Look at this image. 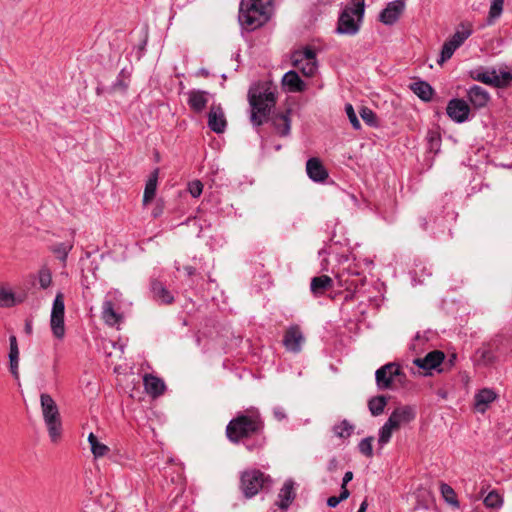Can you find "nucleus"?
Masks as SVG:
<instances>
[{"label":"nucleus","instance_id":"72a5a7b5","mask_svg":"<svg viewBox=\"0 0 512 512\" xmlns=\"http://www.w3.org/2000/svg\"><path fill=\"white\" fill-rule=\"evenodd\" d=\"M472 34V29L470 27H466L464 24L461 25V30H456V32L451 36L448 41L460 47L466 39L470 37Z\"/></svg>","mask_w":512,"mask_h":512},{"label":"nucleus","instance_id":"79ce46f5","mask_svg":"<svg viewBox=\"0 0 512 512\" xmlns=\"http://www.w3.org/2000/svg\"><path fill=\"white\" fill-rule=\"evenodd\" d=\"M362 120L369 126H377L376 114L368 107H361L359 112Z\"/></svg>","mask_w":512,"mask_h":512},{"label":"nucleus","instance_id":"a19ab883","mask_svg":"<svg viewBox=\"0 0 512 512\" xmlns=\"http://www.w3.org/2000/svg\"><path fill=\"white\" fill-rule=\"evenodd\" d=\"M483 502L488 508H499L502 506L503 500L497 492L492 491L484 498Z\"/></svg>","mask_w":512,"mask_h":512},{"label":"nucleus","instance_id":"4be33fe9","mask_svg":"<svg viewBox=\"0 0 512 512\" xmlns=\"http://www.w3.org/2000/svg\"><path fill=\"white\" fill-rule=\"evenodd\" d=\"M444 360V353L438 350L429 352L423 358L414 359L413 363L419 368L429 371L435 369Z\"/></svg>","mask_w":512,"mask_h":512},{"label":"nucleus","instance_id":"37998d69","mask_svg":"<svg viewBox=\"0 0 512 512\" xmlns=\"http://www.w3.org/2000/svg\"><path fill=\"white\" fill-rule=\"evenodd\" d=\"M15 304V297L11 291L0 287V307H11Z\"/></svg>","mask_w":512,"mask_h":512},{"label":"nucleus","instance_id":"0eeeda50","mask_svg":"<svg viewBox=\"0 0 512 512\" xmlns=\"http://www.w3.org/2000/svg\"><path fill=\"white\" fill-rule=\"evenodd\" d=\"M64 315V294L61 291H58L52 303L50 315L51 331L53 335L58 339H63L65 335Z\"/></svg>","mask_w":512,"mask_h":512},{"label":"nucleus","instance_id":"3c124183","mask_svg":"<svg viewBox=\"0 0 512 512\" xmlns=\"http://www.w3.org/2000/svg\"><path fill=\"white\" fill-rule=\"evenodd\" d=\"M83 512H103V510L98 504L91 503L85 506Z\"/></svg>","mask_w":512,"mask_h":512},{"label":"nucleus","instance_id":"f3484780","mask_svg":"<svg viewBox=\"0 0 512 512\" xmlns=\"http://www.w3.org/2000/svg\"><path fill=\"white\" fill-rule=\"evenodd\" d=\"M404 6L402 0L390 2L380 13V21L386 25H393L399 19Z\"/></svg>","mask_w":512,"mask_h":512},{"label":"nucleus","instance_id":"dca6fc26","mask_svg":"<svg viewBox=\"0 0 512 512\" xmlns=\"http://www.w3.org/2000/svg\"><path fill=\"white\" fill-rule=\"evenodd\" d=\"M227 126L226 117L220 104H213L208 113V127L215 133L221 134Z\"/></svg>","mask_w":512,"mask_h":512},{"label":"nucleus","instance_id":"7ed1b4c3","mask_svg":"<svg viewBox=\"0 0 512 512\" xmlns=\"http://www.w3.org/2000/svg\"><path fill=\"white\" fill-rule=\"evenodd\" d=\"M248 100L251 106L250 121L254 126H260L265 123L268 116L275 106L276 96L269 89H250Z\"/></svg>","mask_w":512,"mask_h":512},{"label":"nucleus","instance_id":"aec40b11","mask_svg":"<svg viewBox=\"0 0 512 512\" xmlns=\"http://www.w3.org/2000/svg\"><path fill=\"white\" fill-rule=\"evenodd\" d=\"M34 287L40 290H47L53 283L52 271L47 265H43L35 273L30 275Z\"/></svg>","mask_w":512,"mask_h":512},{"label":"nucleus","instance_id":"39448f33","mask_svg":"<svg viewBox=\"0 0 512 512\" xmlns=\"http://www.w3.org/2000/svg\"><path fill=\"white\" fill-rule=\"evenodd\" d=\"M364 14V0H352L340 14L337 26L339 34L354 35L359 30V22Z\"/></svg>","mask_w":512,"mask_h":512},{"label":"nucleus","instance_id":"49530a36","mask_svg":"<svg viewBox=\"0 0 512 512\" xmlns=\"http://www.w3.org/2000/svg\"><path fill=\"white\" fill-rule=\"evenodd\" d=\"M187 190L192 197L198 198L203 192V184L200 180H193L188 183Z\"/></svg>","mask_w":512,"mask_h":512},{"label":"nucleus","instance_id":"bb28decb","mask_svg":"<svg viewBox=\"0 0 512 512\" xmlns=\"http://www.w3.org/2000/svg\"><path fill=\"white\" fill-rule=\"evenodd\" d=\"M151 291L154 299L162 304H171L174 301L171 292L158 280L152 281Z\"/></svg>","mask_w":512,"mask_h":512},{"label":"nucleus","instance_id":"4468645a","mask_svg":"<svg viewBox=\"0 0 512 512\" xmlns=\"http://www.w3.org/2000/svg\"><path fill=\"white\" fill-rule=\"evenodd\" d=\"M416 417V409L410 405H403L395 408L389 416V424H393L397 429L413 421Z\"/></svg>","mask_w":512,"mask_h":512},{"label":"nucleus","instance_id":"58836bf2","mask_svg":"<svg viewBox=\"0 0 512 512\" xmlns=\"http://www.w3.org/2000/svg\"><path fill=\"white\" fill-rule=\"evenodd\" d=\"M443 498L447 503L454 507H459V502L457 500L456 494L451 486L448 484H441L440 487Z\"/></svg>","mask_w":512,"mask_h":512},{"label":"nucleus","instance_id":"a211bd4d","mask_svg":"<svg viewBox=\"0 0 512 512\" xmlns=\"http://www.w3.org/2000/svg\"><path fill=\"white\" fill-rule=\"evenodd\" d=\"M308 177L314 182H324L328 178V171L319 158L313 157L306 163Z\"/></svg>","mask_w":512,"mask_h":512},{"label":"nucleus","instance_id":"f8f14e48","mask_svg":"<svg viewBox=\"0 0 512 512\" xmlns=\"http://www.w3.org/2000/svg\"><path fill=\"white\" fill-rule=\"evenodd\" d=\"M446 113L454 122L463 123L469 118L470 107L463 99L454 98L448 102Z\"/></svg>","mask_w":512,"mask_h":512},{"label":"nucleus","instance_id":"bf43d9fd","mask_svg":"<svg viewBox=\"0 0 512 512\" xmlns=\"http://www.w3.org/2000/svg\"><path fill=\"white\" fill-rule=\"evenodd\" d=\"M473 512H482V511L479 509H474Z\"/></svg>","mask_w":512,"mask_h":512},{"label":"nucleus","instance_id":"f03ea898","mask_svg":"<svg viewBox=\"0 0 512 512\" xmlns=\"http://www.w3.org/2000/svg\"><path fill=\"white\" fill-rule=\"evenodd\" d=\"M272 11V0H242L239 7V23L246 30H255L270 19Z\"/></svg>","mask_w":512,"mask_h":512},{"label":"nucleus","instance_id":"5701e85b","mask_svg":"<svg viewBox=\"0 0 512 512\" xmlns=\"http://www.w3.org/2000/svg\"><path fill=\"white\" fill-rule=\"evenodd\" d=\"M294 482L286 480L278 494L279 501L277 505L280 509L286 510L295 499Z\"/></svg>","mask_w":512,"mask_h":512},{"label":"nucleus","instance_id":"a18cd8bd","mask_svg":"<svg viewBox=\"0 0 512 512\" xmlns=\"http://www.w3.org/2000/svg\"><path fill=\"white\" fill-rule=\"evenodd\" d=\"M345 112H346V115H347L352 127L355 130H359L361 128V123L356 115V112H355L352 104L347 103L345 105Z\"/></svg>","mask_w":512,"mask_h":512},{"label":"nucleus","instance_id":"ddd939ff","mask_svg":"<svg viewBox=\"0 0 512 512\" xmlns=\"http://www.w3.org/2000/svg\"><path fill=\"white\" fill-rule=\"evenodd\" d=\"M304 341L305 338L300 327L293 325L286 330L283 345L287 351L298 353L301 351Z\"/></svg>","mask_w":512,"mask_h":512},{"label":"nucleus","instance_id":"e433bc0d","mask_svg":"<svg viewBox=\"0 0 512 512\" xmlns=\"http://www.w3.org/2000/svg\"><path fill=\"white\" fill-rule=\"evenodd\" d=\"M504 0H492L489 15H488V23L492 24L495 19L499 18L503 12Z\"/></svg>","mask_w":512,"mask_h":512},{"label":"nucleus","instance_id":"c03bdc74","mask_svg":"<svg viewBox=\"0 0 512 512\" xmlns=\"http://www.w3.org/2000/svg\"><path fill=\"white\" fill-rule=\"evenodd\" d=\"M373 437H366L360 441L358 444L359 451L365 455L366 457L373 456V448H372Z\"/></svg>","mask_w":512,"mask_h":512},{"label":"nucleus","instance_id":"393cba45","mask_svg":"<svg viewBox=\"0 0 512 512\" xmlns=\"http://www.w3.org/2000/svg\"><path fill=\"white\" fill-rule=\"evenodd\" d=\"M282 84L289 92H302L306 85L294 70L286 72L282 78Z\"/></svg>","mask_w":512,"mask_h":512},{"label":"nucleus","instance_id":"2eb2a0df","mask_svg":"<svg viewBox=\"0 0 512 512\" xmlns=\"http://www.w3.org/2000/svg\"><path fill=\"white\" fill-rule=\"evenodd\" d=\"M187 103L192 111L201 113L206 108L212 95L205 90L192 89L187 93Z\"/></svg>","mask_w":512,"mask_h":512},{"label":"nucleus","instance_id":"f257e3e1","mask_svg":"<svg viewBox=\"0 0 512 512\" xmlns=\"http://www.w3.org/2000/svg\"><path fill=\"white\" fill-rule=\"evenodd\" d=\"M263 428L264 422L258 409L250 407L230 420L226 427V435L231 442L239 443L253 435L261 434Z\"/></svg>","mask_w":512,"mask_h":512},{"label":"nucleus","instance_id":"864d4df0","mask_svg":"<svg viewBox=\"0 0 512 512\" xmlns=\"http://www.w3.org/2000/svg\"><path fill=\"white\" fill-rule=\"evenodd\" d=\"M264 444V438L262 439H257L256 442L254 444H247L246 445V448L250 451L254 450L255 448H259L261 446H263Z\"/></svg>","mask_w":512,"mask_h":512},{"label":"nucleus","instance_id":"b1692460","mask_svg":"<svg viewBox=\"0 0 512 512\" xmlns=\"http://www.w3.org/2000/svg\"><path fill=\"white\" fill-rule=\"evenodd\" d=\"M496 397L497 395L492 389L484 388L480 390L475 395V409L480 413H484L487 410L488 405L492 403Z\"/></svg>","mask_w":512,"mask_h":512},{"label":"nucleus","instance_id":"6ab92c4d","mask_svg":"<svg viewBox=\"0 0 512 512\" xmlns=\"http://www.w3.org/2000/svg\"><path fill=\"white\" fill-rule=\"evenodd\" d=\"M467 97L469 102L476 108L480 109L485 107L489 100L490 95L488 91L481 86L473 85L467 91Z\"/></svg>","mask_w":512,"mask_h":512},{"label":"nucleus","instance_id":"09e8293b","mask_svg":"<svg viewBox=\"0 0 512 512\" xmlns=\"http://www.w3.org/2000/svg\"><path fill=\"white\" fill-rule=\"evenodd\" d=\"M273 415L278 421H282L286 418V413L282 407H275L273 409Z\"/></svg>","mask_w":512,"mask_h":512},{"label":"nucleus","instance_id":"cd10ccee","mask_svg":"<svg viewBox=\"0 0 512 512\" xmlns=\"http://www.w3.org/2000/svg\"><path fill=\"white\" fill-rule=\"evenodd\" d=\"M143 382L146 392L153 397L159 396L164 392L165 384L163 380L156 376L145 375Z\"/></svg>","mask_w":512,"mask_h":512},{"label":"nucleus","instance_id":"603ef678","mask_svg":"<svg viewBox=\"0 0 512 512\" xmlns=\"http://www.w3.org/2000/svg\"><path fill=\"white\" fill-rule=\"evenodd\" d=\"M353 479V473L351 471H347L344 476H343V479H342V485H341V490H343L344 488H346V485Z\"/></svg>","mask_w":512,"mask_h":512},{"label":"nucleus","instance_id":"7c9ffc66","mask_svg":"<svg viewBox=\"0 0 512 512\" xmlns=\"http://www.w3.org/2000/svg\"><path fill=\"white\" fill-rule=\"evenodd\" d=\"M273 125L280 136H288L291 129V121L288 114L281 113L273 119Z\"/></svg>","mask_w":512,"mask_h":512},{"label":"nucleus","instance_id":"20e7f679","mask_svg":"<svg viewBox=\"0 0 512 512\" xmlns=\"http://www.w3.org/2000/svg\"><path fill=\"white\" fill-rule=\"evenodd\" d=\"M40 404L49 437L52 442H56L61 436V418L58 406L47 393L40 395Z\"/></svg>","mask_w":512,"mask_h":512},{"label":"nucleus","instance_id":"c756f323","mask_svg":"<svg viewBox=\"0 0 512 512\" xmlns=\"http://www.w3.org/2000/svg\"><path fill=\"white\" fill-rule=\"evenodd\" d=\"M332 279L327 275L314 277L311 280L310 289L314 295H321L332 287Z\"/></svg>","mask_w":512,"mask_h":512},{"label":"nucleus","instance_id":"423d86ee","mask_svg":"<svg viewBox=\"0 0 512 512\" xmlns=\"http://www.w3.org/2000/svg\"><path fill=\"white\" fill-rule=\"evenodd\" d=\"M291 62L295 68L307 77L313 76L318 68L316 53L309 47L294 51L291 55Z\"/></svg>","mask_w":512,"mask_h":512},{"label":"nucleus","instance_id":"6e6552de","mask_svg":"<svg viewBox=\"0 0 512 512\" xmlns=\"http://www.w3.org/2000/svg\"><path fill=\"white\" fill-rule=\"evenodd\" d=\"M120 297L121 293L119 291H109L103 301L102 319L111 327L118 325L123 319L122 314L117 312L116 308L117 303L120 301Z\"/></svg>","mask_w":512,"mask_h":512},{"label":"nucleus","instance_id":"13d9d810","mask_svg":"<svg viewBox=\"0 0 512 512\" xmlns=\"http://www.w3.org/2000/svg\"><path fill=\"white\" fill-rule=\"evenodd\" d=\"M31 329H32V328H31V325H30V324H26V331H27L28 333H30V332H31Z\"/></svg>","mask_w":512,"mask_h":512},{"label":"nucleus","instance_id":"ea45409f","mask_svg":"<svg viewBox=\"0 0 512 512\" xmlns=\"http://www.w3.org/2000/svg\"><path fill=\"white\" fill-rule=\"evenodd\" d=\"M353 426L348 421L344 420L333 427L334 434L340 438H347L350 436Z\"/></svg>","mask_w":512,"mask_h":512},{"label":"nucleus","instance_id":"c9c22d12","mask_svg":"<svg viewBox=\"0 0 512 512\" xmlns=\"http://www.w3.org/2000/svg\"><path fill=\"white\" fill-rule=\"evenodd\" d=\"M396 429L397 428L393 424H389V420H387L379 430L378 444L381 447L385 446L390 441L393 431Z\"/></svg>","mask_w":512,"mask_h":512},{"label":"nucleus","instance_id":"2f4dec72","mask_svg":"<svg viewBox=\"0 0 512 512\" xmlns=\"http://www.w3.org/2000/svg\"><path fill=\"white\" fill-rule=\"evenodd\" d=\"M88 442L95 458L103 457L109 452V447L99 442L98 438L92 432L88 435Z\"/></svg>","mask_w":512,"mask_h":512},{"label":"nucleus","instance_id":"f704fd0d","mask_svg":"<svg viewBox=\"0 0 512 512\" xmlns=\"http://www.w3.org/2000/svg\"><path fill=\"white\" fill-rule=\"evenodd\" d=\"M73 244L71 243H57L52 246V252L57 258L65 265L69 252L72 250Z\"/></svg>","mask_w":512,"mask_h":512},{"label":"nucleus","instance_id":"412c9836","mask_svg":"<svg viewBox=\"0 0 512 512\" xmlns=\"http://www.w3.org/2000/svg\"><path fill=\"white\" fill-rule=\"evenodd\" d=\"M19 347L17 338L15 335H11L9 337V353H8V359H9V371L14 377V379H19Z\"/></svg>","mask_w":512,"mask_h":512},{"label":"nucleus","instance_id":"052dcab7","mask_svg":"<svg viewBox=\"0 0 512 512\" xmlns=\"http://www.w3.org/2000/svg\"><path fill=\"white\" fill-rule=\"evenodd\" d=\"M275 148H276V150H279L281 148V146L277 145Z\"/></svg>","mask_w":512,"mask_h":512},{"label":"nucleus","instance_id":"c85d7f7f","mask_svg":"<svg viewBox=\"0 0 512 512\" xmlns=\"http://www.w3.org/2000/svg\"><path fill=\"white\" fill-rule=\"evenodd\" d=\"M159 169L156 168L149 176L144 189L143 204L147 205L155 197L157 190Z\"/></svg>","mask_w":512,"mask_h":512},{"label":"nucleus","instance_id":"6e6d98bb","mask_svg":"<svg viewBox=\"0 0 512 512\" xmlns=\"http://www.w3.org/2000/svg\"><path fill=\"white\" fill-rule=\"evenodd\" d=\"M367 506H368L367 501H366V500H365V501H363V502L361 503L360 507H359L358 512H365V511H366V509H367Z\"/></svg>","mask_w":512,"mask_h":512},{"label":"nucleus","instance_id":"de8ad7c7","mask_svg":"<svg viewBox=\"0 0 512 512\" xmlns=\"http://www.w3.org/2000/svg\"><path fill=\"white\" fill-rule=\"evenodd\" d=\"M350 493L347 488H344L341 490V493L339 496H331L327 500V505L331 508H335L341 501L347 499L349 497Z\"/></svg>","mask_w":512,"mask_h":512},{"label":"nucleus","instance_id":"473e14b6","mask_svg":"<svg viewBox=\"0 0 512 512\" xmlns=\"http://www.w3.org/2000/svg\"><path fill=\"white\" fill-rule=\"evenodd\" d=\"M387 405V398L385 396H376L369 400L368 407L373 416H379L383 413Z\"/></svg>","mask_w":512,"mask_h":512},{"label":"nucleus","instance_id":"1a4fd4ad","mask_svg":"<svg viewBox=\"0 0 512 512\" xmlns=\"http://www.w3.org/2000/svg\"><path fill=\"white\" fill-rule=\"evenodd\" d=\"M268 478L259 470L245 471L241 476V488L247 498L255 496Z\"/></svg>","mask_w":512,"mask_h":512},{"label":"nucleus","instance_id":"4d7b16f0","mask_svg":"<svg viewBox=\"0 0 512 512\" xmlns=\"http://www.w3.org/2000/svg\"><path fill=\"white\" fill-rule=\"evenodd\" d=\"M185 271H186L187 275H189V276L193 275L195 273V269L192 266H186Z\"/></svg>","mask_w":512,"mask_h":512},{"label":"nucleus","instance_id":"9b49d317","mask_svg":"<svg viewBox=\"0 0 512 512\" xmlns=\"http://www.w3.org/2000/svg\"><path fill=\"white\" fill-rule=\"evenodd\" d=\"M401 373L400 366L396 363H388L379 368L375 373L376 384L379 389H389L393 379Z\"/></svg>","mask_w":512,"mask_h":512},{"label":"nucleus","instance_id":"9d476101","mask_svg":"<svg viewBox=\"0 0 512 512\" xmlns=\"http://www.w3.org/2000/svg\"><path fill=\"white\" fill-rule=\"evenodd\" d=\"M471 78L484 84L501 87L507 85L512 80V74L510 72L498 74L496 70L476 69L471 71Z\"/></svg>","mask_w":512,"mask_h":512},{"label":"nucleus","instance_id":"4c0bfd02","mask_svg":"<svg viewBox=\"0 0 512 512\" xmlns=\"http://www.w3.org/2000/svg\"><path fill=\"white\" fill-rule=\"evenodd\" d=\"M458 48L459 47H457L456 45H454L450 41H448V40L445 41L444 44H443L441 53H440V58L437 60L438 64L442 65L447 60H449L453 56V54L456 51V49H458Z\"/></svg>","mask_w":512,"mask_h":512},{"label":"nucleus","instance_id":"a878e982","mask_svg":"<svg viewBox=\"0 0 512 512\" xmlns=\"http://www.w3.org/2000/svg\"><path fill=\"white\" fill-rule=\"evenodd\" d=\"M409 88L415 95L425 102H429L433 98L434 89L426 81H415L409 85Z\"/></svg>","mask_w":512,"mask_h":512},{"label":"nucleus","instance_id":"8fccbe9b","mask_svg":"<svg viewBox=\"0 0 512 512\" xmlns=\"http://www.w3.org/2000/svg\"><path fill=\"white\" fill-rule=\"evenodd\" d=\"M479 353H481V358L487 362V363H491L494 359V356L492 354L491 351L489 350H482V351H478Z\"/></svg>","mask_w":512,"mask_h":512},{"label":"nucleus","instance_id":"5fc2aeb1","mask_svg":"<svg viewBox=\"0 0 512 512\" xmlns=\"http://www.w3.org/2000/svg\"><path fill=\"white\" fill-rule=\"evenodd\" d=\"M162 213V208L161 207H156L153 211H152V215L154 218H157L161 215Z\"/></svg>","mask_w":512,"mask_h":512}]
</instances>
